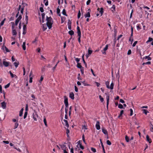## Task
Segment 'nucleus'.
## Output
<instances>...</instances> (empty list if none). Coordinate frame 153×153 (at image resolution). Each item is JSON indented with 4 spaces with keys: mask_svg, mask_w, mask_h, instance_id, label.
<instances>
[{
    "mask_svg": "<svg viewBox=\"0 0 153 153\" xmlns=\"http://www.w3.org/2000/svg\"><path fill=\"white\" fill-rule=\"evenodd\" d=\"M46 21H47L46 25L49 29L51 28L52 25L53 24V20L52 18L51 17H48L46 16Z\"/></svg>",
    "mask_w": 153,
    "mask_h": 153,
    "instance_id": "1",
    "label": "nucleus"
},
{
    "mask_svg": "<svg viewBox=\"0 0 153 153\" xmlns=\"http://www.w3.org/2000/svg\"><path fill=\"white\" fill-rule=\"evenodd\" d=\"M105 85L106 86L107 88L108 89H110L112 90L114 88V84L112 82L110 86H109V83L108 81H106L105 82Z\"/></svg>",
    "mask_w": 153,
    "mask_h": 153,
    "instance_id": "2",
    "label": "nucleus"
},
{
    "mask_svg": "<svg viewBox=\"0 0 153 153\" xmlns=\"http://www.w3.org/2000/svg\"><path fill=\"white\" fill-rule=\"evenodd\" d=\"M22 18V16L21 15H20L16 19V20L15 25H16L17 26L18 25L19 22L21 19Z\"/></svg>",
    "mask_w": 153,
    "mask_h": 153,
    "instance_id": "3",
    "label": "nucleus"
},
{
    "mask_svg": "<svg viewBox=\"0 0 153 153\" xmlns=\"http://www.w3.org/2000/svg\"><path fill=\"white\" fill-rule=\"evenodd\" d=\"M64 102L65 105V106H68V98L66 96H64Z\"/></svg>",
    "mask_w": 153,
    "mask_h": 153,
    "instance_id": "4",
    "label": "nucleus"
},
{
    "mask_svg": "<svg viewBox=\"0 0 153 153\" xmlns=\"http://www.w3.org/2000/svg\"><path fill=\"white\" fill-rule=\"evenodd\" d=\"M27 32V27L26 25H24L23 26V31L22 34L24 35Z\"/></svg>",
    "mask_w": 153,
    "mask_h": 153,
    "instance_id": "5",
    "label": "nucleus"
},
{
    "mask_svg": "<svg viewBox=\"0 0 153 153\" xmlns=\"http://www.w3.org/2000/svg\"><path fill=\"white\" fill-rule=\"evenodd\" d=\"M100 122L99 121H97L96 125V127L97 130H99L100 128Z\"/></svg>",
    "mask_w": 153,
    "mask_h": 153,
    "instance_id": "6",
    "label": "nucleus"
},
{
    "mask_svg": "<svg viewBox=\"0 0 153 153\" xmlns=\"http://www.w3.org/2000/svg\"><path fill=\"white\" fill-rule=\"evenodd\" d=\"M2 108L4 109H5L6 107V103L5 102H3L1 103Z\"/></svg>",
    "mask_w": 153,
    "mask_h": 153,
    "instance_id": "7",
    "label": "nucleus"
},
{
    "mask_svg": "<svg viewBox=\"0 0 153 153\" xmlns=\"http://www.w3.org/2000/svg\"><path fill=\"white\" fill-rule=\"evenodd\" d=\"M10 62L5 61H3V64L4 66L6 67H8L9 65Z\"/></svg>",
    "mask_w": 153,
    "mask_h": 153,
    "instance_id": "8",
    "label": "nucleus"
},
{
    "mask_svg": "<svg viewBox=\"0 0 153 153\" xmlns=\"http://www.w3.org/2000/svg\"><path fill=\"white\" fill-rule=\"evenodd\" d=\"M69 97L72 100H74V94L73 92H70V93Z\"/></svg>",
    "mask_w": 153,
    "mask_h": 153,
    "instance_id": "9",
    "label": "nucleus"
},
{
    "mask_svg": "<svg viewBox=\"0 0 153 153\" xmlns=\"http://www.w3.org/2000/svg\"><path fill=\"white\" fill-rule=\"evenodd\" d=\"M109 95H107L106 96V100H107V108H108V106L109 104Z\"/></svg>",
    "mask_w": 153,
    "mask_h": 153,
    "instance_id": "10",
    "label": "nucleus"
},
{
    "mask_svg": "<svg viewBox=\"0 0 153 153\" xmlns=\"http://www.w3.org/2000/svg\"><path fill=\"white\" fill-rule=\"evenodd\" d=\"M64 121L65 123L64 125L65 126H66L67 128L69 127V125L67 120H64Z\"/></svg>",
    "mask_w": 153,
    "mask_h": 153,
    "instance_id": "11",
    "label": "nucleus"
},
{
    "mask_svg": "<svg viewBox=\"0 0 153 153\" xmlns=\"http://www.w3.org/2000/svg\"><path fill=\"white\" fill-rule=\"evenodd\" d=\"M71 22L70 21H69L68 23V28L69 30H71Z\"/></svg>",
    "mask_w": 153,
    "mask_h": 153,
    "instance_id": "12",
    "label": "nucleus"
},
{
    "mask_svg": "<svg viewBox=\"0 0 153 153\" xmlns=\"http://www.w3.org/2000/svg\"><path fill=\"white\" fill-rule=\"evenodd\" d=\"M19 124L18 123V120H17L15 124V125L14 127V129H15L17 128L18 126H19Z\"/></svg>",
    "mask_w": 153,
    "mask_h": 153,
    "instance_id": "13",
    "label": "nucleus"
},
{
    "mask_svg": "<svg viewBox=\"0 0 153 153\" xmlns=\"http://www.w3.org/2000/svg\"><path fill=\"white\" fill-rule=\"evenodd\" d=\"M9 73L12 78L15 77L16 78L17 77V76L15 74H13L10 71H9Z\"/></svg>",
    "mask_w": 153,
    "mask_h": 153,
    "instance_id": "14",
    "label": "nucleus"
},
{
    "mask_svg": "<svg viewBox=\"0 0 153 153\" xmlns=\"http://www.w3.org/2000/svg\"><path fill=\"white\" fill-rule=\"evenodd\" d=\"M146 138L147 140L149 142V143H151L152 142L150 138L149 137L148 135H146Z\"/></svg>",
    "mask_w": 153,
    "mask_h": 153,
    "instance_id": "15",
    "label": "nucleus"
},
{
    "mask_svg": "<svg viewBox=\"0 0 153 153\" xmlns=\"http://www.w3.org/2000/svg\"><path fill=\"white\" fill-rule=\"evenodd\" d=\"M60 146H61V148L64 151V150H66V146L65 145H60Z\"/></svg>",
    "mask_w": 153,
    "mask_h": 153,
    "instance_id": "16",
    "label": "nucleus"
},
{
    "mask_svg": "<svg viewBox=\"0 0 153 153\" xmlns=\"http://www.w3.org/2000/svg\"><path fill=\"white\" fill-rule=\"evenodd\" d=\"M97 10L98 11H100V13L101 14V16L102 14H103V9L102 7L101 8H100H100H98L97 9Z\"/></svg>",
    "mask_w": 153,
    "mask_h": 153,
    "instance_id": "17",
    "label": "nucleus"
},
{
    "mask_svg": "<svg viewBox=\"0 0 153 153\" xmlns=\"http://www.w3.org/2000/svg\"><path fill=\"white\" fill-rule=\"evenodd\" d=\"M102 132L105 134H107L108 132L106 129H104V128H102Z\"/></svg>",
    "mask_w": 153,
    "mask_h": 153,
    "instance_id": "18",
    "label": "nucleus"
},
{
    "mask_svg": "<svg viewBox=\"0 0 153 153\" xmlns=\"http://www.w3.org/2000/svg\"><path fill=\"white\" fill-rule=\"evenodd\" d=\"M92 52V51L90 49L88 50V54L87 55V59L89 56V55H91Z\"/></svg>",
    "mask_w": 153,
    "mask_h": 153,
    "instance_id": "19",
    "label": "nucleus"
},
{
    "mask_svg": "<svg viewBox=\"0 0 153 153\" xmlns=\"http://www.w3.org/2000/svg\"><path fill=\"white\" fill-rule=\"evenodd\" d=\"M77 146L79 149L80 148L82 149H84V147L82 145V144H77Z\"/></svg>",
    "mask_w": 153,
    "mask_h": 153,
    "instance_id": "20",
    "label": "nucleus"
},
{
    "mask_svg": "<svg viewBox=\"0 0 153 153\" xmlns=\"http://www.w3.org/2000/svg\"><path fill=\"white\" fill-rule=\"evenodd\" d=\"M76 66L78 68H79L80 69H81L82 68H83L81 66V64L80 63H77Z\"/></svg>",
    "mask_w": 153,
    "mask_h": 153,
    "instance_id": "21",
    "label": "nucleus"
},
{
    "mask_svg": "<svg viewBox=\"0 0 153 153\" xmlns=\"http://www.w3.org/2000/svg\"><path fill=\"white\" fill-rule=\"evenodd\" d=\"M68 33L71 36H72L74 34V32L72 30H71L68 31Z\"/></svg>",
    "mask_w": 153,
    "mask_h": 153,
    "instance_id": "22",
    "label": "nucleus"
},
{
    "mask_svg": "<svg viewBox=\"0 0 153 153\" xmlns=\"http://www.w3.org/2000/svg\"><path fill=\"white\" fill-rule=\"evenodd\" d=\"M22 47L24 50H26L25 42H23L22 45Z\"/></svg>",
    "mask_w": 153,
    "mask_h": 153,
    "instance_id": "23",
    "label": "nucleus"
},
{
    "mask_svg": "<svg viewBox=\"0 0 153 153\" xmlns=\"http://www.w3.org/2000/svg\"><path fill=\"white\" fill-rule=\"evenodd\" d=\"M59 61H58L57 62L56 64L55 65V66L54 67H53V68L52 70H53V71H54V70H55L56 68V67L57 64L59 63Z\"/></svg>",
    "mask_w": 153,
    "mask_h": 153,
    "instance_id": "24",
    "label": "nucleus"
},
{
    "mask_svg": "<svg viewBox=\"0 0 153 153\" xmlns=\"http://www.w3.org/2000/svg\"><path fill=\"white\" fill-rule=\"evenodd\" d=\"M62 13L65 16H67V15L66 13V10L65 9H63L62 11Z\"/></svg>",
    "mask_w": 153,
    "mask_h": 153,
    "instance_id": "25",
    "label": "nucleus"
},
{
    "mask_svg": "<svg viewBox=\"0 0 153 153\" xmlns=\"http://www.w3.org/2000/svg\"><path fill=\"white\" fill-rule=\"evenodd\" d=\"M42 26H43V31L47 29V27L46 26L45 24H43L42 25Z\"/></svg>",
    "mask_w": 153,
    "mask_h": 153,
    "instance_id": "26",
    "label": "nucleus"
},
{
    "mask_svg": "<svg viewBox=\"0 0 153 153\" xmlns=\"http://www.w3.org/2000/svg\"><path fill=\"white\" fill-rule=\"evenodd\" d=\"M14 64L16 68H17L19 64V62H15L14 63Z\"/></svg>",
    "mask_w": 153,
    "mask_h": 153,
    "instance_id": "27",
    "label": "nucleus"
},
{
    "mask_svg": "<svg viewBox=\"0 0 153 153\" xmlns=\"http://www.w3.org/2000/svg\"><path fill=\"white\" fill-rule=\"evenodd\" d=\"M68 106H65V113L66 114H68Z\"/></svg>",
    "mask_w": 153,
    "mask_h": 153,
    "instance_id": "28",
    "label": "nucleus"
},
{
    "mask_svg": "<svg viewBox=\"0 0 153 153\" xmlns=\"http://www.w3.org/2000/svg\"><path fill=\"white\" fill-rule=\"evenodd\" d=\"M125 140H126V141L127 142H128L129 141V138L127 135H126L125 136Z\"/></svg>",
    "mask_w": 153,
    "mask_h": 153,
    "instance_id": "29",
    "label": "nucleus"
},
{
    "mask_svg": "<svg viewBox=\"0 0 153 153\" xmlns=\"http://www.w3.org/2000/svg\"><path fill=\"white\" fill-rule=\"evenodd\" d=\"M25 20L26 21V24H27L28 23V17L27 15H25Z\"/></svg>",
    "mask_w": 153,
    "mask_h": 153,
    "instance_id": "30",
    "label": "nucleus"
},
{
    "mask_svg": "<svg viewBox=\"0 0 153 153\" xmlns=\"http://www.w3.org/2000/svg\"><path fill=\"white\" fill-rule=\"evenodd\" d=\"M144 58L145 59H147L148 60H151V58L149 57V56H146Z\"/></svg>",
    "mask_w": 153,
    "mask_h": 153,
    "instance_id": "31",
    "label": "nucleus"
},
{
    "mask_svg": "<svg viewBox=\"0 0 153 153\" xmlns=\"http://www.w3.org/2000/svg\"><path fill=\"white\" fill-rule=\"evenodd\" d=\"M5 19H4V20L3 21H1V23H0V27L4 25V21H5Z\"/></svg>",
    "mask_w": 153,
    "mask_h": 153,
    "instance_id": "32",
    "label": "nucleus"
},
{
    "mask_svg": "<svg viewBox=\"0 0 153 153\" xmlns=\"http://www.w3.org/2000/svg\"><path fill=\"white\" fill-rule=\"evenodd\" d=\"M12 34L13 35H15L17 34L16 30H12Z\"/></svg>",
    "mask_w": 153,
    "mask_h": 153,
    "instance_id": "33",
    "label": "nucleus"
},
{
    "mask_svg": "<svg viewBox=\"0 0 153 153\" xmlns=\"http://www.w3.org/2000/svg\"><path fill=\"white\" fill-rule=\"evenodd\" d=\"M86 129V126L85 125L83 126L82 128V132L83 131H85V129Z\"/></svg>",
    "mask_w": 153,
    "mask_h": 153,
    "instance_id": "34",
    "label": "nucleus"
},
{
    "mask_svg": "<svg viewBox=\"0 0 153 153\" xmlns=\"http://www.w3.org/2000/svg\"><path fill=\"white\" fill-rule=\"evenodd\" d=\"M43 121H44V124H45V126H46V127L47 126V121H46V119L45 117Z\"/></svg>",
    "mask_w": 153,
    "mask_h": 153,
    "instance_id": "35",
    "label": "nucleus"
},
{
    "mask_svg": "<svg viewBox=\"0 0 153 153\" xmlns=\"http://www.w3.org/2000/svg\"><path fill=\"white\" fill-rule=\"evenodd\" d=\"M45 14L44 13H42L41 16H42V20L44 19L45 18Z\"/></svg>",
    "mask_w": 153,
    "mask_h": 153,
    "instance_id": "36",
    "label": "nucleus"
},
{
    "mask_svg": "<svg viewBox=\"0 0 153 153\" xmlns=\"http://www.w3.org/2000/svg\"><path fill=\"white\" fill-rule=\"evenodd\" d=\"M66 134H67V136L68 137L69 136L68 134L69 133L70 131L68 128L66 129Z\"/></svg>",
    "mask_w": 153,
    "mask_h": 153,
    "instance_id": "37",
    "label": "nucleus"
},
{
    "mask_svg": "<svg viewBox=\"0 0 153 153\" xmlns=\"http://www.w3.org/2000/svg\"><path fill=\"white\" fill-rule=\"evenodd\" d=\"M143 113H144L146 115L147 113L149 112L146 109H143Z\"/></svg>",
    "mask_w": 153,
    "mask_h": 153,
    "instance_id": "38",
    "label": "nucleus"
},
{
    "mask_svg": "<svg viewBox=\"0 0 153 153\" xmlns=\"http://www.w3.org/2000/svg\"><path fill=\"white\" fill-rule=\"evenodd\" d=\"M108 45H107L105 48L103 49V51H106L108 49Z\"/></svg>",
    "mask_w": 153,
    "mask_h": 153,
    "instance_id": "39",
    "label": "nucleus"
},
{
    "mask_svg": "<svg viewBox=\"0 0 153 153\" xmlns=\"http://www.w3.org/2000/svg\"><path fill=\"white\" fill-rule=\"evenodd\" d=\"M27 111H26L24 114V119H25L27 117Z\"/></svg>",
    "mask_w": 153,
    "mask_h": 153,
    "instance_id": "40",
    "label": "nucleus"
},
{
    "mask_svg": "<svg viewBox=\"0 0 153 153\" xmlns=\"http://www.w3.org/2000/svg\"><path fill=\"white\" fill-rule=\"evenodd\" d=\"M10 83H8V84H7V85H5L4 86V88L5 89L8 88L10 86Z\"/></svg>",
    "mask_w": 153,
    "mask_h": 153,
    "instance_id": "41",
    "label": "nucleus"
},
{
    "mask_svg": "<svg viewBox=\"0 0 153 153\" xmlns=\"http://www.w3.org/2000/svg\"><path fill=\"white\" fill-rule=\"evenodd\" d=\"M82 140L84 142V143H85V144H86V143L85 142V138L84 137V134H83L82 136Z\"/></svg>",
    "mask_w": 153,
    "mask_h": 153,
    "instance_id": "42",
    "label": "nucleus"
},
{
    "mask_svg": "<svg viewBox=\"0 0 153 153\" xmlns=\"http://www.w3.org/2000/svg\"><path fill=\"white\" fill-rule=\"evenodd\" d=\"M151 64V62L149 61L146 62H144L143 63V65H144L145 64Z\"/></svg>",
    "mask_w": 153,
    "mask_h": 153,
    "instance_id": "43",
    "label": "nucleus"
},
{
    "mask_svg": "<svg viewBox=\"0 0 153 153\" xmlns=\"http://www.w3.org/2000/svg\"><path fill=\"white\" fill-rule=\"evenodd\" d=\"M91 151L94 152H96V149H95L94 148L92 147V148H91Z\"/></svg>",
    "mask_w": 153,
    "mask_h": 153,
    "instance_id": "44",
    "label": "nucleus"
},
{
    "mask_svg": "<svg viewBox=\"0 0 153 153\" xmlns=\"http://www.w3.org/2000/svg\"><path fill=\"white\" fill-rule=\"evenodd\" d=\"M77 33L78 36H80L81 35V33L80 30H78L77 31Z\"/></svg>",
    "mask_w": 153,
    "mask_h": 153,
    "instance_id": "45",
    "label": "nucleus"
},
{
    "mask_svg": "<svg viewBox=\"0 0 153 153\" xmlns=\"http://www.w3.org/2000/svg\"><path fill=\"white\" fill-rule=\"evenodd\" d=\"M43 77L42 76H41L40 77V80H39V82L40 83H41L42 82V81L43 79Z\"/></svg>",
    "mask_w": 153,
    "mask_h": 153,
    "instance_id": "46",
    "label": "nucleus"
},
{
    "mask_svg": "<svg viewBox=\"0 0 153 153\" xmlns=\"http://www.w3.org/2000/svg\"><path fill=\"white\" fill-rule=\"evenodd\" d=\"M153 40V39L151 37H149V38L148 40L146 42L147 43L149 42L152 41Z\"/></svg>",
    "mask_w": 153,
    "mask_h": 153,
    "instance_id": "47",
    "label": "nucleus"
},
{
    "mask_svg": "<svg viewBox=\"0 0 153 153\" xmlns=\"http://www.w3.org/2000/svg\"><path fill=\"white\" fill-rule=\"evenodd\" d=\"M39 10L40 11L42 12V13L44 11V10L43 9V8L42 7H41L39 8Z\"/></svg>",
    "mask_w": 153,
    "mask_h": 153,
    "instance_id": "48",
    "label": "nucleus"
},
{
    "mask_svg": "<svg viewBox=\"0 0 153 153\" xmlns=\"http://www.w3.org/2000/svg\"><path fill=\"white\" fill-rule=\"evenodd\" d=\"M81 16V13L80 11H79V12L78 14L77 17L78 19H79Z\"/></svg>",
    "mask_w": 153,
    "mask_h": 153,
    "instance_id": "49",
    "label": "nucleus"
},
{
    "mask_svg": "<svg viewBox=\"0 0 153 153\" xmlns=\"http://www.w3.org/2000/svg\"><path fill=\"white\" fill-rule=\"evenodd\" d=\"M100 140V143H101L102 147V149H104V146L103 143L102 141V140L101 139Z\"/></svg>",
    "mask_w": 153,
    "mask_h": 153,
    "instance_id": "50",
    "label": "nucleus"
},
{
    "mask_svg": "<svg viewBox=\"0 0 153 153\" xmlns=\"http://www.w3.org/2000/svg\"><path fill=\"white\" fill-rule=\"evenodd\" d=\"M84 55H85V54H84V55H82V60H83V62L85 64V66H86V65L85 64V59H84Z\"/></svg>",
    "mask_w": 153,
    "mask_h": 153,
    "instance_id": "51",
    "label": "nucleus"
},
{
    "mask_svg": "<svg viewBox=\"0 0 153 153\" xmlns=\"http://www.w3.org/2000/svg\"><path fill=\"white\" fill-rule=\"evenodd\" d=\"M107 143L108 145H110L111 144V143L110 142V141L108 140L107 141Z\"/></svg>",
    "mask_w": 153,
    "mask_h": 153,
    "instance_id": "52",
    "label": "nucleus"
},
{
    "mask_svg": "<svg viewBox=\"0 0 153 153\" xmlns=\"http://www.w3.org/2000/svg\"><path fill=\"white\" fill-rule=\"evenodd\" d=\"M13 148L16 149V150H17L19 152H21V150L19 149V148H17L15 146H13Z\"/></svg>",
    "mask_w": 153,
    "mask_h": 153,
    "instance_id": "53",
    "label": "nucleus"
},
{
    "mask_svg": "<svg viewBox=\"0 0 153 153\" xmlns=\"http://www.w3.org/2000/svg\"><path fill=\"white\" fill-rule=\"evenodd\" d=\"M118 107L120 108H123V105L120 104H119Z\"/></svg>",
    "mask_w": 153,
    "mask_h": 153,
    "instance_id": "54",
    "label": "nucleus"
},
{
    "mask_svg": "<svg viewBox=\"0 0 153 153\" xmlns=\"http://www.w3.org/2000/svg\"><path fill=\"white\" fill-rule=\"evenodd\" d=\"M11 23L12 24V30H14V23L13 22H11Z\"/></svg>",
    "mask_w": 153,
    "mask_h": 153,
    "instance_id": "55",
    "label": "nucleus"
},
{
    "mask_svg": "<svg viewBox=\"0 0 153 153\" xmlns=\"http://www.w3.org/2000/svg\"><path fill=\"white\" fill-rule=\"evenodd\" d=\"M75 60L76 62L77 63H79V62L80 61V59L77 58H75Z\"/></svg>",
    "mask_w": 153,
    "mask_h": 153,
    "instance_id": "56",
    "label": "nucleus"
},
{
    "mask_svg": "<svg viewBox=\"0 0 153 153\" xmlns=\"http://www.w3.org/2000/svg\"><path fill=\"white\" fill-rule=\"evenodd\" d=\"M80 71L81 72V74H84V68H82L81 69H80Z\"/></svg>",
    "mask_w": 153,
    "mask_h": 153,
    "instance_id": "57",
    "label": "nucleus"
},
{
    "mask_svg": "<svg viewBox=\"0 0 153 153\" xmlns=\"http://www.w3.org/2000/svg\"><path fill=\"white\" fill-rule=\"evenodd\" d=\"M3 91H2V88L1 86L0 85V93H2Z\"/></svg>",
    "mask_w": 153,
    "mask_h": 153,
    "instance_id": "58",
    "label": "nucleus"
},
{
    "mask_svg": "<svg viewBox=\"0 0 153 153\" xmlns=\"http://www.w3.org/2000/svg\"><path fill=\"white\" fill-rule=\"evenodd\" d=\"M24 9V7H22L21 10V13L22 14L23 13V12Z\"/></svg>",
    "mask_w": 153,
    "mask_h": 153,
    "instance_id": "59",
    "label": "nucleus"
},
{
    "mask_svg": "<svg viewBox=\"0 0 153 153\" xmlns=\"http://www.w3.org/2000/svg\"><path fill=\"white\" fill-rule=\"evenodd\" d=\"M71 108H72V106H71L70 107H69V115H70L71 114Z\"/></svg>",
    "mask_w": 153,
    "mask_h": 153,
    "instance_id": "60",
    "label": "nucleus"
},
{
    "mask_svg": "<svg viewBox=\"0 0 153 153\" xmlns=\"http://www.w3.org/2000/svg\"><path fill=\"white\" fill-rule=\"evenodd\" d=\"M60 13V10L59 8H57V13L59 14Z\"/></svg>",
    "mask_w": 153,
    "mask_h": 153,
    "instance_id": "61",
    "label": "nucleus"
},
{
    "mask_svg": "<svg viewBox=\"0 0 153 153\" xmlns=\"http://www.w3.org/2000/svg\"><path fill=\"white\" fill-rule=\"evenodd\" d=\"M74 89H75V91H76V92L78 91V88H77L76 86V85L74 86Z\"/></svg>",
    "mask_w": 153,
    "mask_h": 153,
    "instance_id": "62",
    "label": "nucleus"
},
{
    "mask_svg": "<svg viewBox=\"0 0 153 153\" xmlns=\"http://www.w3.org/2000/svg\"><path fill=\"white\" fill-rule=\"evenodd\" d=\"M130 115L131 116L133 115V111L132 109L131 108L130 109Z\"/></svg>",
    "mask_w": 153,
    "mask_h": 153,
    "instance_id": "63",
    "label": "nucleus"
},
{
    "mask_svg": "<svg viewBox=\"0 0 153 153\" xmlns=\"http://www.w3.org/2000/svg\"><path fill=\"white\" fill-rule=\"evenodd\" d=\"M32 79H33V78L32 77H30V80H29V82L30 83H31L32 82Z\"/></svg>",
    "mask_w": 153,
    "mask_h": 153,
    "instance_id": "64",
    "label": "nucleus"
}]
</instances>
